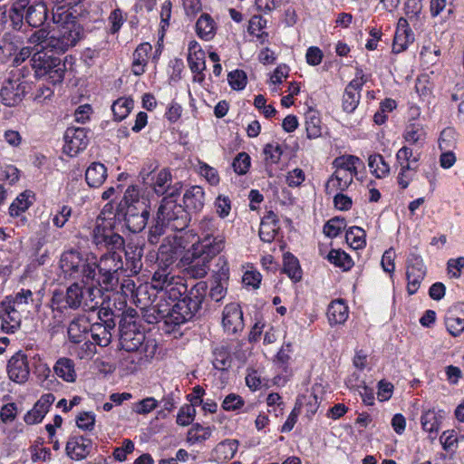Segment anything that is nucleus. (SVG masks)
Here are the masks:
<instances>
[{"mask_svg": "<svg viewBox=\"0 0 464 464\" xmlns=\"http://www.w3.org/2000/svg\"><path fill=\"white\" fill-rule=\"evenodd\" d=\"M102 298V291L94 284L87 280L81 283H73L65 291H54L51 300L53 310L63 311L65 309H78L93 311L99 304Z\"/></svg>", "mask_w": 464, "mask_h": 464, "instance_id": "1", "label": "nucleus"}, {"mask_svg": "<svg viewBox=\"0 0 464 464\" xmlns=\"http://www.w3.org/2000/svg\"><path fill=\"white\" fill-rule=\"evenodd\" d=\"M176 257L171 247L161 246L158 254L159 268L154 272L151 279V286L159 292H162L163 297L171 301H179L188 292V287L183 277L172 273L170 266Z\"/></svg>", "mask_w": 464, "mask_h": 464, "instance_id": "2", "label": "nucleus"}, {"mask_svg": "<svg viewBox=\"0 0 464 464\" xmlns=\"http://www.w3.org/2000/svg\"><path fill=\"white\" fill-rule=\"evenodd\" d=\"M56 27L53 34L44 41V48H51L56 53H64L74 46L81 39L82 28L76 16L65 6H58L53 13Z\"/></svg>", "mask_w": 464, "mask_h": 464, "instance_id": "3", "label": "nucleus"}, {"mask_svg": "<svg viewBox=\"0 0 464 464\" xmlns=\"http://www.w3.org/2000/svg\"><path fill=\"white\" fill-rule=\"evenodd\" d=\"M208 285L205 281L197 283L180 300L170 309H159V315L164 319L167 325L179 326L191 320L200 309L206 296Z\"/></svg>", "mask_w": 464, "mask_h": 464, "instance_id": "4", "label": "nucleus"}, {"mask_svg": "<svg viewBox=\"0 0 464 464\" xmlns=\"http://www.w3.org/2000/svg\"><path fill=\"white\" fill-rule=\"evenodd\" d=\"M188 214L176 200L163 198L157 211L155 224L150 228L149 240L155 244L159 237L164 234L165 228L173 231H181L188 225Z\"/></svg>", "mask_w": 464, "mask_h": 464, "instance_id": "5", "label": "nucleus"}, {"mask_svg": "<svg viewBox=\"0 0 464 464\" xmlns=\"http://www.w3.org/2000/svg\"><path fill=\"white\" fill-rule=\"evenodd\" d=\"M96 256L87 254L83 256L79 251H64L60 258V268L64 277L94 281L96 276Z\"/></svg>", "mask_w": 464, "mask_h": 464, "instance_id": "6", "label": "nucleus"}, {"mask_svg": "<svg viewBox=\"0 0 464 464\" xmlns=\"http://www.w3.org/2000/svg\"><path fill=\"white\" fill-rule=\"evenodd\" d=\"M120 343L126 352L136 353L139 361L152 358L157 351L154 339H147L144 333L140 331L134 322L124 323L121 325Z\"/></svg>", "mask_w": 464, "mask_h": 464, "instance_id": "7", "label": "nucleus"}, {"mask_svg": "<svg viewBox=\"0 0 464 464\" xmlns=\"http://www.w3.org/2000/svg\"><path fill=\"white\" fill-rule=\"evenodd\" d=\"M31 63L38 78L46 77L53 84L63 82L66 68L65 63L59 57L44 51H38L33 55Z\"/></svg>", "mask_w": 464, "mask_h": 464, "instance_id": "8", "label": "nucleus"}, {"mask_svg": "<svg viewBox=\"0 0 464 464\" xmlns=\"http://www.w3.org/2000/svg\"><path fill=\"white\" fill-rule=\"evenodd\" d=\"M96 269L100 278L96 285H103L104 289L109 290L118 282L116 274L123 267V261L120 252L108 251L102 255L99 263L96 262Z\"/></svg>", "mask_w": 464, "mask_h": 464, "instance_id": "9", "label": "nucleus"}, {"mask_svg": "<svg viewBox=\"0 0 464 464\" xmlns=\"http://www.w3.org/2000/svg\"><path fill=\"white\" fill-rule=\"evenodd\" d=\"M92 241L98 247H105L108 251L121 252L124 248V239L112 228V221L98 218L92 231Z\"/></svg>", "mask_w": 464, "mask_h": 464, "instance_id": "10", "label": "nucleus"}, {"mask_svg": "<svg viewBox=\"0 0 464 464\" xmlns=\"http://www.w3.org/2000/svg\"><path fill=\"white\" fill-rule=\"evenodd\" d=\"M226 245L225 234H215L213 237L198 238L191 246V256L194 258H205L212 261L224 251Z\"/></svg>", "mask_w": 464, "mask_h": 464, "instance_id": "11", "label": "nucleus"}, {"mask_svg": "<svg viewBox=\"0 0 464 464\" xmlns=\"http://www.w3.org/2000/svg\"><path fill=\"white\" fill-rule=\"evenodd\" d=\"M426 276V266L420 256L411 253L407 259V292L414 295Z\"/></svg>", "mask_w": 464, "mask_h": 464, "instance_id": "12", "label": "nucleus"}, {"mask_svg": "<svg viewBox=\"0 0 464 464\" xmlns=\"http://www.w3.org/2000/svg\"><path fill=\"white\" fill-rule=\"evenodd\" d=\"M64 141L63 152L70 157H74L89 143L87 130L84 128H68L64 133Z\"/></svg>", "mask_w": 464, "mask_h": 464, "instance_id": "13", "label": "nucleus"}, {"mask_svg": "<svg viewBox=\"0 0 464 464\" xmlns=\"http://www.w3.org/2000/svg\"><path fill=\"white\" fill-rule=\"evenodd\" d=\"M102 314L106 316L108 313L107 311H99L98 317L102 322L92 324L90 332L96 344L106 347L111 342V331L115 327V323L111 318L103 320Z\"/></svg>", "mask_w": 464, "mask_h": 464, "instance_id": "14", "label": "nucleus"}, {"mask_svg": "<svg viewBox=\"0 0 464 464\" xmlns=\"http://www.w3.org/2000/svg\"><path fill=\"white\" fill-rule=\"evenodd\" d=\"M364 83L362 72L360 71L357 72L355 79L345 87L343 95V109L344 111L352 113L358 107L361 99L360 92Z\"/></svg>", "mask_w": 464, "mask_h": 464, "instance_id": "15", "label": "nucleus"}, {"mask_svg": "<svg viewBox=\"0 0 464 464\" xmlns=\"http://www.w3.org/2000/svg\"><path fill=\"white\" fill-rule=\"evenodd\" d=\"M7 373L9 379L16 383L27 382L30 374L27 356L21 352L14 354L8 361Z\"/></svg>", "mask_w": 464, "mask_h": 464, "instance_id": "16", "label": "nucleus"}, {"mask_svg": "<svg viewBox=\"0 0 464 464\" xmlns=\"http://www.w3.org/2000/svg\"><path fill=\"white\" fill-rule=\"evenodd\" d=\"M92 449L91 439L82 435H72L67 440L65 451L71 459L79 461L86 459Z\"/></svg>", "mask_w": 464, "mask_h": 464, "instance_id": "17", "label": "nucleus"}, {"mask_svg": "<svg viewBox=\"0 0 464 464\" xmlns=\"http://www.w3.org/2000/svg\"><path fill=\"white\" fill-rule=\"evenodd\" d=\"M150 211L147 204H140L139 208H128L125 210V223L132 233L141 232L147 226Z\"/></svg>", "mask_w": 464, "mask_h": 464, "instance_id": "18", "label": "nucleus"}, {"mask_svg": "<svg viewBox=\"0 0 464 464\" xmlns=\"http://www.w3.org/2000/svg\"><path fill=\"white\" fill-rule=\"evenodd\" d=\"M22 316L17 308L9 306L4 301L0 302V329L3 333L14 334L20 327Z\"/></svg>", "mask_w": 464, "mask_h": 464, "instance_id": "19", "label": "nucleus"}, {"mask_svg": "<svg viewBox=\"0 0 464 464\" xmlns=\"http://www.w3.org/2000/svg\"><path fill=\"white\" fill-rule=\"evenodd\" d=\"M25 94V85L17 81H6L0 91L2 102L8 107L19 104Z\"/></svg>", "mask_w": 464, "mask_h": 464, "instance_id": "20", "label": "nucleus"}, {"mask_svg": "<svg viewBox=\"0 0 464 464\" xmlns=\"http://www.w3.org/2000/svg\"><path fill=\"white\" fill-rule=\"evenodd\" d=\"M55 397L53 393H45L35 402L33 409L26 412L24 420L28 425L40 423L49 411L54 402Z\"/></svg>", "mask_w": 464, "mask_h": 464, "instance_id": "21", "label": "nucleus"}, {"mask_svg": "<svg viewBox=\"0 0 464 464\" xmlns=\"http://www.w3.org/2000/svg\"><path fill=\"white\" fill-rule=\"evenodd\" d=\"M222 324L225 331L229 334H235L243 329V312L238 304L226 305L223 311Z\"/></svg>", "mask_w": 464, "mask_h": 464, "instance_id": "22", "label": "nucleus"}, {"mask_svg": "<svg viewBox=\"0 0 464 464\" xmlns=\"http://www.w3.org/2000/svg\"><path fill=\"white\" fill-rule=\"evenodd\" d=\"M445 325L453 336H458L464 331V304H456L448 310Z\"/></svg>", "mask_w": 464, "mask_h": 464, "instance_id": "23", "label": "nucleus"}, {"mask_svg": "<svg viewBox=\"0 0 464 464\" xmlns=\"http://www.w3.org/2000/svg\"><path fill=\"white\" fill-rule=\"evenodd\" d=\"M91 320L86 314L79 315L69 324L68 335L72 342L80 343L84 341L85 335L91 330Z\"/></svg>", "mask_w": 464, "mask_h": 464, "instance_id": "24", "label": "nucleus"}, {"mask_svg": "<svg viewBox=\"0 0 464 464\" xmlns=\"http://www.w3.org/2000/svg\"><path fill=\"white\" fill-rule=\"evenodd\" d=\"M184 208L188 211L198 212L205 204V192L200 186H191L183 195Z\"/></svg>", "mask_w": 464, "mask_h": 464, "instance_id": "25", "label": "nucleus"}, {"mask_svg": "<svg viewBox=\"0 0 464 464\" xmlns=\"http://www.w3.org/2000/svg\"><path fill=\"white\" fill-rule=\"evenodd\" d=\"M353 177L350 172L335 170L325 184L326 194L332 195L338 191L346 190L353 183Z\"/></svg>", "mask_w": 464, "mask_h": 464, "instance_id": "26", "label": "nucleus"}, {"mask_svg": "<svg viewBox=\"0 0 464 464\" xmlns=\"http://www.w3.org/2000/svg\"><path fill=\"white\" fill-rule=\"evenodd\" d=\"M326 315L330 325L343 324L348 319L349 308L343 300H334L328 305Z\"/></svg>", "mask_w": 464, "mask_h": 464, "instance_id": "27", "label": "nucleus"}, {"mask_svg": "<svg viewBox=\"0 0 464 464\" xmlns=\"http://www.w3.org/2000/svg\"><path fill=\"white\" fill-rule=\"evenodd\" d=\"M188 63L192 72H203L206 68L205 53L195 40L188 44Z\"/></svg>", "mask_w": 464, "mask_h": 464, "instance_id": "28", "label": "nucleus"}, {"mask_svg": "<svg viewBox=\"0 0 464 464\" xmlns=\"http://www.w3.org/2000/svg\"><path fill=\"white\" fill-rule=\"evenodd\" d=\"M47 16V7L44 2H30L25 15V21L29 25L33 27L41 26L46 21Z\"/></svg>", "mask_w": 464, "mask_h": 464, "instance_id": "29", "label": "nucleus"}, {"mask_svg": "<svg viewBox=\"0 0 464 464\" xmlns=\"http://www.w3.org/2000/svg\"><path fill=\"white\" fill-rule=\"evenodd\" d=\"M107 176V168L101 162H92L85 171L86 182L92 188L101 187Z\"/></svg>", "mask_w": 464, "mask_h": 464, "instance_id": "30", "label": "nucleus"}, {"mask_svg": "<svg viewBox=\"0 0 464 464\" xmlns=\"http://www.w3.org/2000/svg\"><path fill=\"white\" fill-rule=\"evenodd\" d=\"M239 442L237 440H225L219 442L213 450L212 455L217 461L231 459L238 450Z\"/></svg>", "mask_w": 464, "mask_h": 464, "instance_id": "31", "label": "nucleus"}, {"mask_svg": "<svg viewBox=\"0 0 464 464\" xmlns=\"http://www.w3.org/2000/svg\"><path fill=\"white\" fill-rule=\"evenodd\" d=\"M54 373L64 382H73L76 380L75 365L72 359L62 357L59 358L54 366Z\"/></svg>", "mask_w": 464, "mask_h": 464, "instance_id": "32", "label": "nucleus"}, {"mask_svg": "<svg viewBox=\"0 0 464 464\" xmlns=\"http://www.w3.org/2000/svg\"><path fill=\"white\" fill-rule=\"evenodd\" d=\"M152 47L149 43L140 44L133 53L132 72L135 75H141L145 72L149 53Z\"/></svg>", "mask_w": 464, "mask_h": 464, "instance_id": "33", "label": "nucleus"}, {"mask_svg": "<svg viewBox=\"0 0 464 464\" xmlns=\"http://www.w3.org/2000/svg\"><path fill=\"white\" fill-rule=\"evenodd\" d=\"M196 33L205 41L211 40L216 34V23L208 14H202L196 23Z\"/></svg>", "mask_w": 464, "mask_h": 464, "instance_id": "34", "label": "nucleus"}, {"mask_svg": "<svg viewBox=\"0 0 464 464\" xmlns=\"http://www.w3.org/2000/svg\"><path fill=\"white\" fill-rule=\"evenodd\" d=\"M30 0H13L9 7L11 14V26L14 29H20L25 20L26 11Z\"/></svg>", "mask_w": 464, "mask_h": 464, "instance_id": "35", "label": "nucleus"}, {"mask_svg": "<svg viewBox=\"0 0 464 464\" xmlns=\"http://www.w3.org/2000/svg\"><path fill=\"white\" fill-rule=\"evenodd\" d=\"M172 183V176L168 169H162L151 178L150 187L158 196H163Z\"/></svg>", "mask_w": 464, "mask_h": 464, "instance_id": "36", "label": "nucleus"}, {"mask_svg": "<svg viewBox=\"0 0 464 464\" xmlns=\"http://www.w3.org/2000/svg\"><path fill=\"white\" fill-rule=\"evenodd\" d=\"M2 301H4L9 306L17 308L18 311L24 310L26 305L34 301L33 293L30 289L22 288L14 295H6Z\"/></svg>", "mask_w": 464, "mask_h": 464, "instance_id": "37", "label": "nucleus"}, {"mask_svg": "<svg viewBox=\"0 0 464 464\" xmlns=\"http://www.w3.org/2000/svg\"><path fill=\"white\" fill-rule=\"evenodd\" d=\"M33 204L31 192L24 191L19 194L9 207V214L13 218H18L24 214Z\"/></svg>", "mask_w": 464, "mask_h": 464, "instance_id": "38", "label": "nucleus"}, {"mask_svg": "<svg viewBox=\"0 0 464 464\" xmlns=\"http://www.w3.org/2000/svg\"><path fill=\"white\" fill-rule=\"evenodd\" d=\"M224 234L219 230V222L214 217L204 216L198 222V238Z\"/></svg>", "mask_w": 464, "mask_h": 464, "instance_id": "39", "label": "nucleus"}, {"mask_svg": "<svg viewBox=\"0 0 464 464\" xmlns=\"http://www.w3.org/2000/svg\"><path fill=\"white\" fill-rule=\"evenodd\" d=\"M283 271L294 282H298L302 278V269L298 259L291 253H285L283 260Z\"/></svg>", "mask_w": 464, "mask_h": 464, "instance_id": "40", "label": "nucleus"}, {"mask_svg": "<svg viewBox=\"0 0 464 464\" xmlns=\"http://www.w3.org/2000/svg\"><path fill=\"white\" fill-rule=\"evenodd\" d=\"M403 138L411 145L422 146L426 139V132L420 124L412 123L406 127Z\"/></svg>", "mask_w": 464, "mask_h": 464, "instance_id": "41", "label": "nucleus"}, {"mask_svg": "<svg viewBox=\"0 0 464 464\" xmlns=\"http://www.w3.org/2000/svg\"><path fill=\"white\" fill-rule=\"evenodd\" d=\"M305 130L307 138L315 139L322 134L321 119L318 112L315 111H309L305 114Z\"/></svg>", "mask_w": 464, "mask_h": 464, "instance_id": "42", "label": "nucleus"}, {"mask_svg": "<svg viewBox=\"0 0 464 464\" xmlns=\"http://www.w3.org/2000/svg\"><path fill=\"white\" fill-rule=\"evenodd\" d=\"M360 159L353 155H344L336 158L333 164L337 171L350 172L353 176L357 174V164L360 163Z\"/></svg>", "mask_w": 464, "mask_h": 464, "instance_id": "43", "label": "nucleus"}, {"mask_svg": "<svg viewBox=\"0 0 464 464\" xmlns=\"http://www.w3.org/2000/svg\"><path fill=\"white\" fill-rule=\"evenodd\" d=\"M413 42V34L411 30L408 28L397 29L393 44H392V52L394 53H400L405 51L409 44Z\"/></svg>", "mask_w": 464, "mask_h": 464, "instance_id": "44", "label": "nucleus"}, {"mask_svg": "<svg viewBox=\"0 0 464 464\" xmlns=\"http://www.w3.org/2000/svg\"><path fill=\"white\" fill-rule=\"evenodd\" d=\"M328 261L335 266L348 271L353 266V261L348 254L340 249H332L327 255Z\"/></svg>", "mask_w": 464, "mask_h": 464, "instance_id": "45", "label": "nucleus"}, {"mask_svg": "<svg viewBox=\"0 0 464 464\" xmlns=\"http://www.w3.org/2000/svg\"><path fill=\"white\" fill-rule=\"evenodd\" d=\"M442 416L434 410H429L421 415L420 422L422 429L430 433H437L440 429Z\"/></svg>", "mask_w": 464, "mask_h": 464, "instance_id": "46", "label": "nucleus"}, {"mask_svg": "<svg viewBox=\"0 0 464 464\" xmlns=\"http://www.w3.org/2000/svg\"><path fill=\"white\" fill-rule=\"evenodd\" d=\"M133 108V100L121 97L115 101L111 105L114 120L121 121L124 120Z\"/></svg>", "mask_w": 464, "mask_h": 464, "instance_id": "47", "label": "nucleus"}, {"mask_svg": "<svg viewBox=\"0 0 464 464\" xmlns=\"http://www.w3.org/2000/svg\"><path fill=\"white\" fill-rule=\"evenodd\" d=\"M366 233L360 227H351L345 235L346 242L353 249H361L366 245Z\"/></svg>", "mask_w": 464, "mask_h": 464, "instance_id": "48", "label": "nucleus"}, {"mask_svg": "<svg viewBox=\"0 0 464 464\" xmlns=\"http://www.w3.org/2000/svg\"><path fill=\"white\" fill-rule=\"evenodd\" d=\"M371 172L378 179L385 177L390 171V166L380 154L371 155L368 159Z\"/></svg>", "mask_w": 464, "mask_h": 464, "instance_id": "49", "label": "nucleus"}, {"mask_svg": "<svg viewBox=\"0 0 464 464\" xmlns=\"http://www.w3.org/2000/svg\"><path fill=\"white\" fill-rule=\"evenodd\" d=\"M140 204H147V201L140 198L138 187H128L121 202V207L126 210L128 208H139Z\"/></svg>", "mask_w": 464, "mask_h": 464, "instance_id": "50", "label": "nucleus"}, {"mask_svg": "<svg viewBox=\"0 0 464 464\" xmlns=\"http://www.w3.org/2000/svg\"><path fill=\"white\" fill-rule=\"evenodd\" d=\"M266 25V20L260 15H254L249 20L248 33L255 35L263 44L267 41L268 34L262 30Z\"/></svg>", "mask_w": 464, "mask_h": 464, "instance_id": "51", "label": "nucleus"}, {"mask_svg": "<svg viewBox=\"0 0 464 464\" xmlns=\"http://www.w3.org/2000/svg\"><path fill=\"white\" fill-rule=\"evenodd\" d=\"M211 434L212 429L210 427H203L196 423L188 431V441L191 444L202 442L208 440Z\"/></svg>", "mask_w": 464, "mask_h": 464, "instance_id": "52", "label": "nucleus"}, {"mask_svg": "<svg viewBox=\"0 0 464 464\" xmlns=\"http://www.w3.org/2000/svg\"><path fill=\"white\" fill-rule=\"evenodd\" d=\"M211 260L205 258H194L188 267V274L193 278H203L209 271Z\"/></svg>", "mask_w": 464, "mask_h": 464, "instance_id": "53", "label": "nucleus"}, {"mask_svg": "<svg viewBox=\"0 0 464 464\" xmlns=\"http://www.w3.org/2000/svg\"><path fill=\"white\" fill-rule=\"evenodd\" d=\"M213 365L218 371H226L231 366L232 358L227 348L221 346L214 350Z\"/></svg>", "mask_w": 464, "mask_h": 464, "instance_id": "54", "label": "nucleus"}, {"mask_svg": "<svg viewBox=\"0 0 464 464\" xmlns=\"http://www.w3.org/2000/svg\"><path fill=\"white\" fill-rule=\"evenodd\" d=\"M346 221L343 218H331L324 227V233L328 237H336L340 235V233L345 229Z\"/></svg>", "mask_w": 464, "mask_h": 464, "instance_id": "55", "label": "nucleus"}, {"mask_svg": "<svg viewBox=\"0 0 464 464\" xmlns=\"http://www.w3.org/2000/svg\"><path fill=\"white\" fill-rule=\"evenodd\" d=\"M195 415V406L191 404H185L179 409L176 422L180 426H188L193 422Z\"/></svg>", "mask_w": 464, "mask_h": 464, "instance_id": "56", "label": "nucleus"}, {"mask_svg": "<svg viewBox=\"0 0 464 464\" xmlns=\"http://www.w3.org/2000/svg\"><path fill=\"white\" fill-rule=\"evenodd\" d=\"M96 352V344L91 341L77 343L75 347V354L81 360H91Z\"/></svg>", "mask_w": 464, "mask_h": 464, "instance_id": "57", "label": "nucleus"}, {"mask_svg": "<svg viewBox=\"0 0 464 464\" xmlns=\"http://www.w3.org/2000/svg\"><path fill=\"white\" fill-rule=\"evenodd\" d=\"M420 158V152H413L408 146L401 147L396 153L397 163H418Z\"/></svg>", "mask_w": 464, "mask_h": 464, "instance_id": "58", "label": "nucleus"}, {"mask_svg": "<svg viewBox=\"0 0 464 464\" xmlns=\"http://www.w3.org/2000/svg\"><path fill=\"white\" fill-rule=\"evenodd\" d=\"M227 81L233 90H243L247 82L246 74L242 70H235L227 75Z\"/></svg>", "mask_w": 464, "mask_h": 464, "instance_id": "59", "label": "nucleus"}, {"mask_svg": "<svg viewBox=\"0 0 464 464\" xmlns=\"http://www.w3.org/2000/svg\"><path fill=\"white\" fill-rule=\"evenodd\" d=\"M265 160L267 163L276 164L283 154V149L278 143H269L264 148Z\"/></svg>", "mask_w": 464, "mask_h": 464, "instance_id": "60", "label": "nucleus"}, {"mask_svg": "<svg viewBox=\"0 0 464 464\" xmlns=\"http://www.w3.org/2000/svg\"><path fill=\"white\" fill-rule=\"evenodd\" d=\"M72 213V209L71 207L67 205H63L59 207L56 213L53 215L52 220L54 227L57 228H62L67 223L69 218H71Z\"/></svg>", "mask_w": 464, "mask_h": 464, "instance_id": "61", "label": "nucleus"}, {"mask_svg": "<svg viewBox=\"0 0 464 464\" xmlns=\"http://www.w3.org/2000/svg\"><path fill=\"white\" fill-rule=\"evenodd\" d=\"M158 407V401L153 397H147L133 404V411L137 414H148Z\"/></svg>", "mask_w": 464, "mask_h": 464, "instance_id": "62", "label": "nucleus"}, {"mask_svg": "<svg viewBox=\"0 0 464 464\" xmlns=\"http://www.w3.org/2000/svg\"><path fill=\"white\" fill-rule=\"evenodd\" d=\"M232 167L238 175L246 174L250 167V157L246 152L239 153L233 160Z\"/></svg>", "mask_w": 464, "mask_h": 464, "instance_id": "63", "label": "nucleus"}, {"mask_svg": "<svg viewBox=\"0 0 464 464\" xmlns=\"http://www.w3.org/2000/svg\"><path fill=\"white\" fill-rule=\"evenodd\" d=\"M245 404L241 396L236 393H229L227 395L222 402L223 410L227 411H234L241 409Z\"/></svg>", "mask_w": 464, "mask_h": 464, "instance_id": "64", "label": "nucleus"}]
</instances>
